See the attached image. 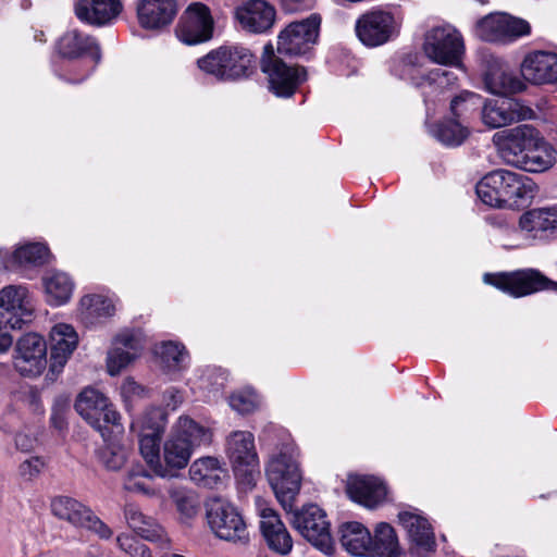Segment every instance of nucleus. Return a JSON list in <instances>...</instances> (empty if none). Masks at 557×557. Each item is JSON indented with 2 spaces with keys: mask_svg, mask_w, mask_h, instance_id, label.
<instances>
[{
  "mask_svg": "<svg viewBox=\"0 0 557 557\" xmlns=\"http://www.w3.org/2000/svg\"><path fill=\"white\" fill-rule=\"evenodd\" d=\"M212 432L188 417H181L162 447V471L160 478H175L178 471L186 468L194 451L200 446L209 445Z\"/></svg>",
  "mask_w": 557,
  "mask_h": 557,
  "instance_id": "obj_1",
  "label": "nucleus"
},
{
  "mask_svg": "<svg viewBox=\"0 0 557 557\" xmlns=\"http://www.w3.org/2000/svg\"><path fill=\"white\" fill-rule=\"evenodd\" d=\"M535 193L536 185L529 176L505 169L485 174L476 184L478 197L493 208L523 207Z\"/></svg>",
  "mask_w": 557,
  "mask_h": 557,
  "instance_id": "obj_2",
  "label": "nucleus"
},
{
  "mask_svg": "<svg viewBox=\"0 0 557 557\" xmlns=\"http://www.w3.org/2000/svg\"><path fill=\"white\" fill-rule=\"evenodd\" d=\"M265 473L278 503L290 512L301 485V473L294 448L285 446L274 454L267 465Z\"/></svg>",
  "mask_w": 557,
  "mask_h": 557,
  "instance_id": "obj_3",
  "label": "nucleus"
},
{
  "mask_svg": "<svg viewBox=\"0 0 557 557\" xmlns=\"http://www.w3.org/2000/svg\"><path fill=\"white\" fill-rule=\"evenodd\" d=\"M423 51L433 63L465 72V40L454 25L445 23L430 28L424 36Z\"/></svg>",
  "mask_w": 557,
  "mask_h": 557,
  "instance_id": "obj_4",
  "label": "nucleus"
},
{
  "mask_svg": "<svg viewBox=\"0 0 557 557\" xmlns=\"http://www.w3.org/2000/svg\"><path fill=\"white\" fill-rule=\"evenodd\" d=\"M252 62V53L244 47H220L198 59L197 65L218 81H234L247 76Z\"/></svg>",
  "mask_w": 557,
  "mask_h": 557,
  "instance_id": "obj_5",
  "label": "nucleus"
},
{
  "mask_svg": "<svg viewBox=\"0 0 557 557\" xmlns=\"http://www.w3.org/2000/svg\"><path fill=\"white\" fill-rule=\"evenodd\" d=\"M206 517L211 531L219 539L236 544H247L249 532L238 509L228 500L211 497L206 503Z\"/></svg>",
  "mask_w": 557,
  "mask_h": 557,
  "instance_id": "obj_6",
  "label": "nucleus"
},
{
  "mask_svg": "<svg viewBox=\"0 0 557 557\" xmlns=\"http://www.w3.org/2000/svg\"><path fill=\"white\" fill-rule=\"evenodd\" d=\"M74 407L77 413L103 437L109 425L117 432L123 431L121 414L114 405L103 393L94 387L84 388L78 394Z\"/></svg>",
  "mask_w": 557,
  "mask_h": 557,
  "instance_id": "obj_7",
  "label": "nucleus"
},
{
  "mask_svg": "<svg viewBox=\"0 0 557 557\" xmlns=\"http://www.w3.org/2000/svg\"><path fill=\"white\" fill-rule=\"evenodd\" d=\"M483 281L516 298L528 296L545 288H552L557 293V283L550 282L533 269L496 274L486 273Z\"/></svg>",
  "mask_w": 557,
  "mask_h": 557,
  "instance_id": "obj_8",
  "label": "nucleus"
},
{
  "mask_svg": "<svg viewBox=\"0 0 557 557\" xmlns=\"http://www.w3.org/2000/svg\"><path fill=\"white\" fill-rule=\"evenodd\" d=\"M226 455L235 475L244 483H253L259 469V458L255 447V436L248 431H234L226 437Z\"/></svg>",
  "mask_w": 557,
  "mask_h": 557,
  "instance_id": "obj_9",
  "label": "nucleus"
},
{
  "mask_svg": "<svg viewBox=\"0 0 557 557\" xmlns=\"http://www.w3.org/2000/svg\"><path fill=\"white\" fill-rule=\"evenodd\" d=\"M293 527L313 546L325 554L333 552L330 522L325 511L318 505H307L293 513Z\"/></svg>",
  "mask_w": 557,
  "mask_h": 557,
  "instance_id": "obj_10",
  "label": "nucleus"
},
{
  "mask_svg": "<svg viewBox=\"0 0 557 557\" xmlns=\"http://www.w3.org/2000/svg\"><path fill=\"white\" fill-rule=\"evenodd\" d=\"M355 30L364 46L374 48L394 39L399 33V24L388 11L370 10L357 18Z\"/></svg>",
  "mask_w": 557,
  "mask_h": 557,
  "instance_id": "obj_11",
  "label": "nucleus"
},
{
  "mask_svg": "<svg viewBox=\"0 0 557 557\" xmlns=\"http://www.w3.org/2000/svg\"><path fill=\"white\" fill-rule=\"evenodd\" d=\"M262 71L268 76L269 88L277 97H290L300 84L307 79V72L300 66H290L273 54L272 47L264 48Z\"/></svg>",
  "mask_w": 557,
  "mask_h": 557,
  "instance_id": "obj_12",
  "label": "nucleus"
},
{
  "mask_svg": "<svg viewBox=\"0 0 557 557\" xmlns=\"http://www.w3.org/2000/svg\"><path fill=\"white\" fill-rule=\"evenodd\" d=\"M0 329L16 330L30 320L34 305L24 285H8L0 289Z\"/></svg>",
  "mask_w": 557,
  "mask_h": 557,
  "instance_id": "obj_13",
  "label": "nucleus"
},
{
  "mask_svg": "<svg viewBox=\"0 0 557 557\" xmlns=\"http://www.w3.org/2000/svg\"><path fill=\"white\" fill-rule=\"evenodd\" d=\"M539 131L529 124L496 132L493 135V144L503 161L513 166L519 163L523 154L539 141Z\"/></svg>",
  "mask_w": 557,
  "mask_h": 557,
  "instance_id": "obj_14",
  "label": "nucleus"
},
{
  "mask_svg": "<svg viewBox=\"0 0 557 557\" xmlns=\"http://www.w3.org/2000/svg\"><path fill=\"white\" fill-rule=\"evenodd\" d=\"M47 343L37 333H26L18 338L14 347L13 366L23 376H39L46 369Z\"/></svg>",
  "mask_w": 557,
  "mask_h": 557,
  "instance_id": "obj_15",
  "label": "nucleus"
},
{
  "mask_svg": "<svg viewBox=\"0 0 557 557\" xmlns=\"http://www.w3.org/2000/svg\"><path fill=\"white\" fill-rule=\"evenodd\" d=\"M475 32L482 40L507 42L529 35L531 26L525 20L497 12L481 18L476 23Z\"/></svg>",
  "mask_w": 557,
  "mask_h": 557,
  "instance_id": "obj_16",
  "label": "nucleus"
},
{
  "mask_svg": "<svg viewBox=\"0 0 557 557\" xmlns=\"http://www.w3.org/2000/svg\"><path fill=\"white\" fill-rule=\"evenodd\" d=\"M321 18L312 14L302 21L290 23L277 38V51L285 55L307 53L317 42Z\"/></svg>",
  "mask_w": 557,
  "mask_h": 557,
  "instance_id": "obj_17",
  "label": "nucleus"
},
{
  "mask_svg": "<svg viewBox=\"0 0 557 557\" xmlns=\"http://www.w3.org/2000/svg\"><path fill=\"white\" fill-rule=\"evenodd\" d=\"M59 54L70 61L90 57L91 62L86 64V72L79 77H67L72 83L84 81L101 60V51L96 39L77 29L66 32L57 44Z\"/></svg>",
  "mask_w": 557,
  "mask_h": 557,
  "instance_id": "obj_18",
  "label": "nucleus"
},
{
  "mask_svg": "<svg viewBox=\"0 0 557 557\" xmlns=\"http://www.w3.org/2000/svg\"><path fill=\"white\" fill-rule=\"evenodd\" d=\"M534 115L532 108L511 97L487 99L481 111L482 122L490 128H500L516 122L531 120Z\"/></svg>",
  "mask_w": 557,
  "mask_h": 557,
  "instance_id": "obj_19",
  "label": "nucleus"
},
{
  "mask_svg": "<svg viewBox=\"0 0 557 557\" xmlns=\"http://www.w3.org/2000/svg\"><path fill=\"white\" fill-rule=\"evenodd\" d=\"M213 18L207 5L195 2L187 7L177 27V38L187 45H197L211 39Z\"/></svg>",
  "mask_w": 557,
  "mask_h": 557,
  "instance_id": "obj_20",
  "label": "nucleus"
},
{
  "mask_svg": "<svg viewBox=\"0 0 557 557\" xmlns=\"http://www.w3.org/2000/svg\"><path fill=\"white\" fill-rule=\"evenodd\" d=\"M78 345V334L75 329L67 323H57L49 332V372L48 375L53 379L64 369L69 359Z\"/></svg>",
  "mask_w": 557,
  "mask_h": 557,
  "instance_id": "obj_21",
  "label": "nucleus"
},
{
  "mask_svg": "<svg viewBox=\"0 0 557 557\" xmlns=\"http://www.w3.org/2000/svg\"><path fill=\"white\" fill-rule=\"evenodd\" d=\"M256 508L260 517V530L268 546L281 555L288 554L293 548V540L276 511L260 497L256 498Z\"/></svg>",
  "mask_w": 557,
  "mask_h": 557,
  "instance_id": "obj_22",
  "label": "nucleus"
},
{
  "mask_svg": "<svg viewBox=\"0 0 557 557\" xmlns=\"http://www.w3.org/2000/svg\"><path fill=\"white\" fill-rule=\"evenodd\" d=\"M144 349V339L139 331L125 330L119 333L107 355V371L114 376L131 364Z\"/></svg>",
  "mask_w": 557,
  "mask_h": 557,
  "instance_id": "obj_23",
  "label": "nucleus"
},
{
  "mask_svg": "<svg viewBox=\"0 0 557 557\" xmlns=\"http://www.w3.org/2000/svg\"><path fill=\"white\" fill-rule=\"evenodd\" d=\"M520 72L525 83L557 86V54L544 50L531 51L523 58Z\"/></svg>",
  "mask_w": 557,
  "mask_h": 557,
  "instance_id": "obj_24",
  "label": "nucleus"
},
{
  "mask_svg": "<svg viewBox=\"0 0 557 557\" xmlns=\"http://www.w3.org/2000/svg\"><path fill=\"white\" fill-rule=\"evenodd\" d=\"M484 85L488 92L509 97L527 89V83L509 66L499 60L490 62L484 74Z\"/></svg>",
  "mask_w": 557,
  "mask_h": 557,
  "instance_id": "obj_25",
  "label": "nucleus"
},
{
  "mask_svg": "<svg viewBox=\"0 0 557 557\" xmlns=\"http://www.w3.org/2000/svg\"><path fill=\"white\" fill-rule=\"evenodd\" d=\"M235 17L243 29L261 34L273 26L275 10L263 0H250L236 9Z\"/></svg>",
  "mask_w": 557,
  "mask_h": 557,
  "instance_id": "obj_26",
  "label": "nucleus"
},
{
  "mask_svg": "<svg viewBox=\"0 0 557 557\" xmlns=\"http://www.w3.org/2000/svg\"><path fill=\"white\" fill-rule=\"evenodd\" d=\"M398 519L412 542L411 550L413 554L418 557H425L428 553L434 550V533L425 518L414 512L401 511Z\"/></svg>",
  "mask_w": 557,
  "mask_h": 557,
  "instance_id": "obj_27",
  "label": "nucleus"
},
{
  "mask_svg": "<svg viewBox=\"0 0 557 557\" xmlns=\"http://www.w3.org/2000/svg\"><path fill=\"white\" fill-rule=\"evenodd\" d=\"M140 429L139 450L149 466L150 470L158 476V471H162V460L160 455V430L159 422L151 423L148 416L132 422V429Z\"/></svg>",
  "mask_w": 557,
  "mask_h": 557,
  "instance_id": "obj_28",
  "label": "nucleus"
},
{
  "mask_svg": "<svg viewBox=\"0 0 557 557\" xmlns=\"http://www.w3.org/2000/svg\"><path fill=\"white\" fill-rule=\"evenodd\" d=\"M136 11L143 28L161 29L172 23L177 5L175 0H139Z\"/></svg>",
  "mask_w": 557,
  "mask_h": 557,
  "instance_id": "obj_29",
  "label": "nucleus"
},
{
  "mask_svg": "<svg viewBox=\"0 0 557 557\" xmlns=\"http://www.w3.org/2000/svg\"><path fill=\"white\" fill-rule=\"evenodd\" d=\"M347 494L354 502L367 508H374L385 500L387 488L379 478L354 475L348 479Z\"/></svg>",
  "mask_w": 557,
  "mask_h": 557,
  "instance_id": "obj_30",
  "label": "nucleus"
},
{
  "mask_svg": "<svg viewBox=\"0 0 557 557\" xmlns=\"http://www.w3.org/2000/svg\"><path fill=\"white\" fill-rule=\"evenodd\" d=\"M120 0H77L75 14L84 23L104 26L112 23L122 12Z\"/></svg>",
  "mask_w": 557,
  "mask_h": 557,
  "instance_id": "obj_31",
  "label": "nucleus"
},
{
  "mask_svg": "<svg viewBox=\"0 0 557 557\" xmlns=\"http://www.w3.org/2000/svg\"><path fill=\"white\" fill-rule=\"evenodd\" d=\"M162 372L171 380L180 377L189 364V355L182 343L168 341L156 347Z\"/></svg>",
  "mask_w": 557,
  "mask_h": 557,
  "instance_id": "obj_32",
  "label": "nucleus"
},
{
  "mask_svg": "<svg viewBox=\"0 0 557 557\" xmlns=\"http://www.w3.org/2000/svg\"><path fill=\"white\" fill-rule=\"evenodd\" d=\"M188 473L195 484L209 488L218 487L227 478V470L218 458L211 456L196 459Z\"/></svg>",
  "mask_w": 557,
  "mask_h": 557,
  "instance_id": "obj_33",
  "label": "nucleus"
},
{
  "mask_svg": "<svg viewBox=\"0 0 557 557\" xmlns=\"http://www.w3.org/2000/svg\"><path fill=\"white\" fill-rule=\"evenodd\" d=\"M519 228L529 237L540 238L557 228V211L550 208L532 209L519 219Z\"/></svg>",
  "mask_w": 557,
  "mask_h": 557,
  "instance_id": "obj_34",
  "label": "nucleus"
},
{
  "mask_svg": "<svg viewBox=\"0 0 557 557\" xmlns=\"http://www.w3.org/2000/svg\"><path fill=\"white\" fill-rule=\"evenodd\" d=\"M341 543L351 555L371 557V534L369 530L359 522H346L339 528Z\"/></svg>",
  "mask_w": 557,
  "mask_h": 557,
  "instance_id": "obj_35",
  "label": "nucleus"
},
{
  "mask_svg": "<svg viewBox=\"0 0 557 557\" xmlns=\"http://www.w3.org/2000/svg\"><path fill=\"white\" fill-rule=\"evenodd\" d=\"M46 301L52 307H60L70 301L74 282L69 274L60 271L48 272L42 277Z\"/></svg>",
  "mask_w": 557,
  "mask_h": 557,
  "instance_id": "obj_36",
  "label": "nucleus"
},
{
  "mask_svg": "<svg viewBox=\"0 0 557 557\" xmlns=\"http://www.w3.org/2000/svg\"><path fill=\"white\" fill-rule=\"evenodd\" d=\"M48 247L39 243H30L20 246L12 255L0 249V260H8L10 262V267L8 269L24 265H39L45 263L48 260Z\"/></svg>",
  "mask_w": 557,
  "mask_h": 557,
  "instance_id": "obj_37",
  "label": "nucleus"
},
{
  "mask_svg": "<svg viewBox=\"0 0 557 557\" xmlns=\"http://www.w3.org/2000/svg\"><path fill=\"white\" fill-rule=\"evenodd\" d=\"M90 510L86 505L69 496H58L51 502V511L55 517L78 528H82Z\"/></svg>",
  "mask_w": 557,
  "mask_h": 557,
  "instance_id": "obj_38",
  "label": "nucleus"
},
{
  "mask_svg": "<svg viewBox=\"0 0 557 557\" xmlns=\"http://www.w3.org/2000/svg\"><path fill=\"white\" fill-rule=\"evenodd\" d=\"M554 162L552 148L548 147L541 136L534 147L530 148L513 166L527 172H543L550 168Z\"/></svg>",
  "mask_w": 557,
  "mask_h": 557,
  "instance_id": "obj_39",
  "label": "nucleus"
},
{
  "mask_svg": "<svg viewBox=\"0 0 557 557\" xmlns=\"http://www.w3.org/2000/svg\"><path fill=\"white\" fill-rule=\"evenodd\" d=\"M373 554L371 557H399L400 547L394 529L385 522L377 524L374 536H371Z\"/></svg>",
  "mask_w": 557,
  "mask_h": 557,
  "instance_id": "obj_40",
  "label": "nucleus"
},
{
  "mask_svg": "<svg viewBox=\"0 0 557 557\" xmlns=\"http://www.w3.org/2000/svg\"><path fill=\"white\" fill-rule=\"evenodd\" d=\"M115 305L112 299L102 295H86L79 301V314L86 322H92L98 318L113 315Z\"/></svg>",
  "mask_w": 557,
  "mask_h": 557,
  "instance_id": "obj_41",
  "label": "nucleus"
},
{
  "mask_svg": "<svg viewBox=\"0 0 557 557\" xmlns=\"http://www.w3.org/2000/svg\"><path fill=\"white\" fill-rule=\"evenodd\" d=\"M123 486L126 491L146 496H154L156 488L152 485V475L143 465H133L126 472Z\"/></svg>",
  "mask_w": 557,
  "mask_h": 557,
  "instance_id": "obj_42",
  "label": "nucleus"
},
{
  "mask_svg": "<svg viewBox=\"0 0 557 557\" xmlns=\"http://www.w3.org/2000/svg\"><path fill=\"white\" fill-rule=\"evenodd\" d=\"M432 135L442 144L450 147L459 146L468 137V129L455 120H446L431 129Z\"/></svg>",
  "mask_w": 557,
  "mask_h": 557,
  "instance_id": "obj_43",
  "label": "nucleus"
},
{
  "mask_svg": "<svg viewBox=\"0 0 557 557\" xmlns=\"http://www.w3.org/2000/svg\"><path fill=\"white\" fill-rule=\"evenodd\" d=\"M458 76L455 71L447 69H433L417 82V86L421 88H431L434 91H444L456 86Z\"/></svg>",
  "mask_w": 557,
  "mask_h": 557,
  "instance_id": "obj_44",
  "label": "nucleus"
},
{
  "mask_svg": "<svg viewBox=\"0 0 557 557\" xmlns=\"http://www.w3.org/2000/svg\"><path fill=\"white\" fill-rule=\"evenodd\" d=\"M169 495L183 518L189 519L197 513L198 499L193 491L183 486H172Z\"/></svg>",
  "mask_w": 557,
  "mask_h": 557,
  "instance_id": "obj_45",
  "label": "nucleus"
},
{
  "mask_svg": "<svg viewBox=\"0 0 557 557\" xmlns=\"http://www.w3.org/2000/svg\"><path fill=\"white\" fill-rule=\"evenodd\" d=\"M139 528L135 530V533L141 539L157 543L161 548L169 547L170 539L164 529L152 517L146 515L143 522L139 523Z\"/></svg>",
  "mask_w": 557,
  "mask_h": 557,
  "instance_id": "obj_46",
  "label": "nucleus"
},
{
  "mask_svg": "<svg viewBox=\"0 0 557 557\" xmlns=\"http://www.w3.org/2000/svg\"><path fill=\"white\" fill-rule=\"evenodd\" d=\"M129 451L119 444H108L99 451L100 462L111 471H117L126 463Z\"/></svg>",
  "mask_w": 557,
  "mask_h": 557,
  "instance_id": "obj_47",
  "label": "nucleus"
},
{
  "mask_svg": "<svg viewBox=\"0 0 557 557\" xmlns=\"http://www.w3.org/2000/svg\"><path fill=\"white\" fill-rule=\"evenodd\" d=\"M116 546L127 557H153L149 547L128 533H120L115 539Z\"/></svg>",
  "mask_w": 557,
  "mask_h": 557,
  "instance_id": "obj_48",
  "label": "nucleus"
},
{
  "mask_svg": "<svg viewBox=\"0 0 557 557\" xmlns=\"http://www.w3.org/2000/svg\"><path fill=\"white\" fill-rule=\"evenodd\" d=\"M260 405V398L251 388H245L231 395L230 406L239 413H250Z\"/></svg>",
  "mask_w": 557,
  "mask_h": 557,
  "instance_id": "obj_49",
  "label": "nucleus"
},
{
  "mask_svg": "<svg viewBox=\"0 0 557 557\" xmlns=\"http://www.w3.org/2000/svg\"><path fill=\"white\" fill-rule=\"evenodd\" d=\"M481 97L471 91H462L456 96L450 103L451 113L455 116H461L462 113L479 106Z\"/></svg>",
  "mask_w": 557,
  "mask_h": 557,
  "instance_id": "obj_50",
  "label": "nucleus"
},
{
  "mask_svg": "<svg viewBox=\"0 0 557 557\" xmlns=\"http://www.w3.org/2000/svg\"><path fill=\"white\" fill-rule=\"evenodd\" d=\"M82 528L92 532L100 540H111L113 536V530L102 521L92 510H90Z\"/></svg>",
  "mask_w": 557,
  "mask_h": 557,
  "instance_id": "obj_51",
  "label": "nucleus"
},
{
  "mask_svg": "<svg viewBox=\"0 0 557 557\" xmlns=\"http://www.w3.org/2000/svg\"><path fill=\"white\" fill-rule=\"evenodd\" d=\"M44 466L45 463L40 458L33 457L23 461L20 465L18 471L25 480H32L41 472Z\"/></svg>",
  "mask_w": 557,
  "mask_h": 557,
  "instance_id": "obj_52",
  "label": "nucleus"
},
{
  "mask_svg": "<svg viewBox=\"0 0 557 557\" xmlns=\"http://www.w3.org/2000/svg\"><path fill=\"white\" fill-rule=\"evenodd\" d=\"M145 513L135 504H126L124 508V517L128 527L135 532L139 528V523L143 522Z\"/></svg>",
  "mask_w": 557,
  "mask_h": 557,
  "instance_id": "obj_53",
  "label": "nucleus"
},
{
  "mask_svg": "<svg viewBox=\"0 0 557 557\" xmlns=\"http://www.w3.org/2000/svg\"><path fill=\"white\" fill-rule=\"evenodd\" d=\"M143 393L144 388L131 377L125 379L121 386V395L125 403L141 396Z\"/></svg>",
  "mask_w": 557,
  "mask_h": 557,
  "instance_id": "obj_54",
  "label": "nucleus"
},
{
  "mask_svg": "<svg viewBox=\"0 0 557 557\" xmlns=\"http://www.w3.org/2000/svg\"><path fill=\"white\" fill-rule=\"evenodd\" d=\"M184 401L183 392L176 387H169L163 393V405L170 409H177Z\"/></svg>",
  "mask_w": 557,
  "mask_h": 557,
  "instance_id": "obj_55",
  "label": "nucleus"
},
{
  "mask_svg": "<svg viewBox=\"0 0 557 557\" xmlns=\"http://www.w3.org/2000/svg\"><path fill=\"white\" fill-rule=\"evenodd\" d=\"M35 442H36L35 438H30L25 434H17L15 437V444L22 450L32 449Z\"/></svg>",
  "mask_w": 557,
  "mask_h": 557,
  "instance_id": "obj_56",
  "label": "nucleus"
},
{
  "mask_svg": "<svg viewBox=\"0 0 557 557\" xmlns=\"http://www.w3.org/2000/svg\"><path fill=\"white\" fill-rule=\"evenodd\" d=\"M2 330L3 329H0V354L7 352L13 344L12 336L7 331Z\"/></svg>",
  "mask_w": 557,
  "mask_h": 557,
  "instance_id": "obj_57",
  "label": "nucleus"
},
{
  "mask_svg": "<svg viewBox=\"0 0 557 557\" xmlns=\"http://www.w3.org/2000/svg\"><path fill=\"white\" fill-rule=\"evenodd\" d=\"M51 421L57 429L63 428V418L61 414L54 412L53 416L51 417Z\"/></svg>",
  "mask_w": 557,
  "mask_h": 557,
  "instance_id": "obj_58",
  "label": "nucleus"
},
{
  "mask_svg": "<svg viewBox=\"0 0 557 557\" xmlns=\"http://www.w3.org/2000/svg\"><path fill=\"white\" fill-rule=\"evenodd\" d=\"M10 267V262L8 260H0V269H8Z\"/></svg>",
  "mask_w": 557,
  "mask_h": 557,
  "instance_id": "obj_59",
  "label": "nucleus"
},
{
  "mask_svg": "<svg viewBox=\"0 0 557 557\" xmlns=\"http://www.w3.org/2000/svg\"><path fill=\"white\" fill-rule=\"evenodd\" d=\"M162 557H184V556L176 555V554H164Z\"/></svg>",
  "mask_w": 557,
  "mask_h": 557,
  "instance_id": "obj_60",
  "label": "nucleus"
},
{
  "mask_svg": "<svg viewBox=\"0 0 557 557\" xmlns=\"http://www.w3.org/2000/svg\"><path fill=\"white\" fill-rule=\"evenodd\" d=\"M282 1H283L284 5L286 7L287 10H294L295 9L294 7H289L288 5V3H287L288 0H282Z\"/></svg>",
  "mask_w": 557,
  "mask_h": 557,
  "instance_id": "obj_61",
  "label": "nucleus"
},
{
  "mask_svg": "<svg viewBox=\"0 0 557 557\" xmlns=\"http://www.w3.org/2000/svg\"><path fill=\"white\" fill-rule=\"evenodd\" d=\"M152 413H153L154 416L160 417V412H159L158 410H153V411H152Z\"/></svg>",
  "mask_w": 557,
  "mask_h": 557,
  "instance_id": "obj_62",
  "label": "nucleus"
}]
</instances>
